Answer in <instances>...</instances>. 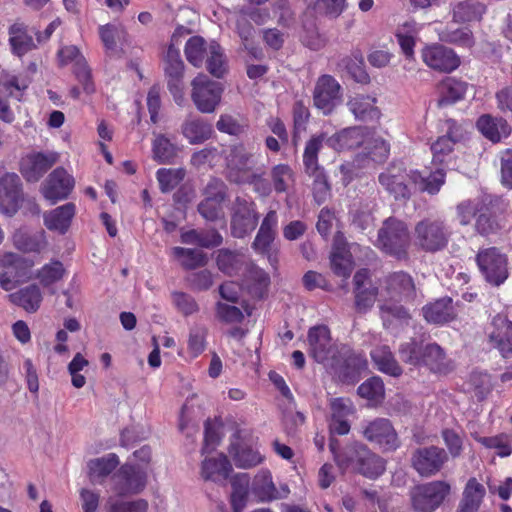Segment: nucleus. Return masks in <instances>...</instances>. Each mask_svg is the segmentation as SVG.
Here are the masks:
<instances>
[{"label": "nucleus", "instance_id": "f257e3e1", "mask_svg": "<svg viewBox=\"0 0 512 512\" xmlns=\"http://www.w3.org/2000/svg\"><path fill=\"white\" fill-rule=\"evenodd\" d=\"M329 446L336 463L342 470L359 472L368 478H376L385 470L384 461L363 445L348 446L342 453L337 452L336 440L331 439Z\"/></svg>", "mask_w": 512, "mask_h": 512}, {"label": "nucleus", "instance_id": "f03ea898", "mask_svg": "<svg viewBox=\"0 0 512 512\" xmlns=\"http://www.w3.org/2000/svg\"><path fill=\"white\" fill-rule=\"evenodd\" d=\"M371 143L367 128L350 127L335 133L327 138V145L337 151L350 150L365 145L368 154L373 161H382L389 154V144L381 139H374V149L370 150L368 145Z\"/></svg>", "mask_w": 512, "mask_h": 512}, {"label": "nucleus", "instance_id": "7ed1b4c3", "mask_svg": "<svg viewBox=\"0 0 512 512\" xmlns=\"http://www.w3.org/2000/svg\"><path fill=\"white\" fill-rule=\"evenodd\" d=\"M327 136L324 133L312 136L305 145L303 153V164L305 173L313 178V194L318 204L323 203L330 193V185L324 169L318 163V154L327 143Z\"/></svg>", "mask_w": 512, "mask_h": 512}, {"label": "nucleus", "instance_id": "20e7f679", "mask_svg": "<svg viewBox=\"0 0 512 512\" xmlns=\"http://www.w3.org/2000/svg\"><path fill=\"white\" fill-rule=\"evenodd\" d=\"M377 247L398 260L408 258L410 234L405 222L394 217L387 218L378 231Z\"/></svg>", "mask_w": 512, "mask_h": 512}, {"label": "nucleus", "instance_id": "39448f33", "mask_svg": "<svg viewBox=\"0 0 512 512\" xmlns=\"http://www.w3.org/2000/svg\"><path fill=\"white\" fill-rule=\"evenodd\" d=\"M228 452L236 467L242 469L253 468L265 461V455L259 450L258 438L245 429H238L232 435Z\"/></svg>", "mask_w": 512, "mask_h": 512}, {"label": "nucleus", "instance_id": "423d86ee", "mask_svg": "<svg viewBox=\"0 0 512 512\" xmlns=\"http://www.w3.org/2000/svg\"><path fill=\"white\" fill-rule=\"evenodd\" d=\"M34 261L18 253L0 250V287L12 291L31 278Z\"/></svg>", "mask_w": 512, "mask_h": 512}, {"label": "nucleus", "instance_id": "0eeeda50", "mask_svg": "<svg viewBox=\"0 0 512 512\" xmlns=\"http://www.w3.org/2000/svg\"><path fill=\"white\" fill-rule=\"evenodd\" d=\"M225 176L228 181L241 184L255 170L256 153L249 150L243 143L231 145L225 152Z\"/></svg>", "mask_w": 512, "mask_h": 512}, {"label": "nucleus", "instance_id": "6e6552de", "mask_svg": "<svg viewBox=\"0 0 512 512\" xmlns=\"http://www.w3.org/2000/svg\"><path fill=\"white\" fill-rule=\"evenodd\" d=\"M414 235L418 247L433 253L443 250L447 246L451 231L442 220L424 219L416 224Z\"/></svg>", "mask_w": 512, "mask_h": 512}, {"label": "nucleus", "instance_id": "1a4fd4ad", "mask_svg": "<svg viewBox=\"0 0 512 512\" xmlns=\"http://www.w3.org/2000/svg\"><path fill=\"white\" fill-rule=\"evenodd\" d=\"M191 99L201 113H213L221 102L223 86L200 73L191 82Z\"/></svg>", "mask_w": 512, "mask_h": 512}, {"label": "nucleus", "instance_id": "9d476101", "mask_svg": "<svg viewBox=\"0 0 512 512\" xmlns=\"http://www.w3.org/2000/svg\"><path fill=\"white\" fill-rule=\"evenodd\" d=\"M476 262L482 275L490 284L499 286L507 279L508 260L498 248L489 247L479 250Z\"/></svg>", "mask_w": 512, "mask_h": 512}, {"label": "nucleus", "instance_id": "9b49d317", "mask_svg": "<svg viewBox=\"0 0 512 512\" xmlns=\"http://www.w3.org/2000/svg\"><path fill=\"white\" fill-rule=\"evenodd\" d=\"M450 489L445 481L418 485L411 491L412 506L417 512H433L442 504Z\"/></svg>", "mask_w": 512, "mask_h": 512}, {"label": "nucleus", "instance_id": "f8f14e48", "mask_svg": "<svg viewBox=\"0 0 512 512\" xmlns=\"http://www.w3.org/2000/svg\"><path fill=\"white\" fill-rule=\"evenodd\" d=\"M184 68L179 49L171 44L164 57V73L167 87L178 105L184 101Z\"/></svg>", "mask_w": 512, "mask_h": 512}, {"label": "nucleus", "instance_id": "ddd939ff", "mask_svg": "<svg viewBox=\"0 0 512 512\" xmlns=\"http://www.w3.org/2000/svg\"><path fill=\"white\" fill-rule=\"evenodd\" d=\"M342 101V88L339 82L331 75H322L318 78L314 92L313 102L324 115H329Z\"/></svg>", "mask_w": 512, "mask_h": 512}, {"label": "nucleus", "instance_id": "4468645a", "mask_svg": "<svg viewBox=\"0 0 512 512\" xmlns=\"http://www.w3.org/2000/svg\"><path fill=\"white\" fill-rule=\"evenodd\" d=\"M112 491L119 496L138 494L147 484V474L140 467L125 464L112 476Z\"/></svg>", "mask_w": 512, "mask_h": 512}, {"label": "nucleus", "instance_id": "2eb2a0df", "mask_svg": "<svg viewBox=\"0 0 512 512\" xmlns=\"http://www.w3.org/2000/svg\"><path fill=\"white\" fill-rule=\"evenodd\" d=\"M328 369L341 381L353 384L367 370V361L362 354H332Z\"/></svg>", "mask_w": 512, "mask_h": 512}, {"label": "nucleus", "instance_id": "dca6fc26", "mask_svg": "<svg viewBox=\"0 0 512 512\" xmlns=\"http://www.w3.org/2000/svg\"><path fill=\"white\" fill-rule=\"evenodd\" d=\"M59 160V154L54 151L31 152L20 162V171L29 182H37Z\"/></svg>", "mask_w": 512, "mask_h": 512}, {"label": "nucleus", "instance_id": "f3484780", "mask_svg": "<svg viewBox=\"0 0 512 512\" xmlns=\"http://www.w3.org/2000/svg\"><path fill=\"white\" fill-rule=\"evenodd\" d=\"M355 308L359 313L369 311L377 298L378 287L372 283L368 269L358 270L353 277Z\"/></svg>", "mask_w": 512, "mask_h": 512}, {"label": "nucleus", "instance_id": "a211bd4d", "mask_svg": "<svg viewBox=\"0 0 512 512\" xmlns=\"http://www.w3.org/2000/svg\"><path fill=\"white\" fill-rule=\"evenodd\" d=\"M73 177L62 167L54 169L42 185V194L45 199L55 204L66 199L74 188Z\"/></svg>", "mask_w": 512, "mask_h": 512}, {"label": "nucleus", "instance_id": "6ab92c4d", "mask_svg": "<svg viewBox=\"0 0 512 512\" xmlns=\"http://www.w3.org/2000/svg\"><path fill=\"white\" fill-rule=\"evenodd\" d=\"M421 57L428 67L440 72H451L460 65V60L455 52L440 44L424 47Z\"/></svg>", "mask_w": 512, "mask_h": 512}, {"label": "nucleus", "instance_id": "aec40b11", "mask_svg": "<svg viewBox=\"0 0 512 512\" xmlns=\"http://www.w3.org/2000/svg\"><path fill=\"white\" fill-rule=\"evenodd\" d=\"M447 460L448 455L445 450L437 446L420 448L412 457L413 467L422 476L436 474Z\"/></svg>", "mask_w": 512, "mask_h": 512}, {"label": "nucleus", "instance_id": "412c9836", "mask_svg": "<svg viewBox=\"0 0 512 512\" xmlns=\"http://www.w3.org/2000/svg\"><path fill=\"white\" fill-rule=\"evenodd\" d=\"M379 183L395 199H409L411 196L410 174L400 166H390L378 177Z\"/></svg>", "mask_w": 512, "mask_h": 512}, {"label": "nucleus", "instance_id": "4be33fe9", "mask_svg": "<svg viewBox=\"0 0 512 512\" xmlns=\"http://www.w3.org/2000/svg\"><path fill=\"white\" fill-rule=\"evenodd\" d=\"M58 57L61 65L73 64V72L84 91L92 93L94 85L91 81V71L79 49L74 45L65 46L58 51Z\"/></svg>", "mask_w": 512, "mask_h": 512}, {"label": "nucleus", "instance_id": "5701e85b", "mask_svg": "<svg viewBox=\"0 0 512 512\" xmlns=\"http://www.w3.org/2000/svg\"><path fill=\"white\" fill-rule=\"evenodd\" d=\"M364 437L375 442L386 450H394L398 447V437L387 419H375L369 422L363 429Z\"/></svg>", "mask_w": 512, "mask_h": 512}, {"label": "nucleus", "instance_id": "b1692460", "mask_svg": "<svg viewBox=\"0 0 512 512\" xmlns=\"http://www.w3.org/2000/svg\"><path fill=\"white\" fill-rule=\"evenodd\" d=\"M20 178L15 173H8L0 180V212L13 216L19 208Z\"/></svg>", "mask_w": 512, "mask_h": 512}, {"label": "nucleus", "instance_id": "393cba45", "mask_svg": "<svg viewBox=\"0 0 512 512\" xmlns=\"http://www.w3.org/2000/svg\"><path fill=\"white\" fill-rule=\"evenodd\" d=\"M382 289L391 299H413L415 296L414 281L408 273L403 271L387 275Z\"/></svg>", "mask_w": 512, "mask_h": 512}, {"label": "nucleus", "instance_id": "a878e982", "mask_svg": "<svg viewBox=\"0 0 512 512\" xmlns=\"http://www.w3.org/2000/svg\"><path fill=\"white\" fill-rule=\"evenodd\" d=\"M491 326L492 330L488 334L491 347L500 352H512V322L506 315L497 314Z\"/></svg>", "mask_w": 512, "mask_h": 512}, {"label": "nucleus", "instance_id": "bb28decb", "mask_svg": "<svg viewBox=\"0 0 512 512\" xmlns=\"http://www.w3.org/2000/svg\"><path fill=\"white\" fill-rule=\"evenodd\" d=\"M424 318L433 324H445L453 321L457 312L450 297H443L427 304L422 309Z\"/></svg>", "mask_w": 512, "mask_h": 512}, {"label": "nucleus", "instance_id": "cd10ccee", "mask_svg": "<svg viewBox=\"0 0 512 512\" xmlns=\"http://www.w3.org/2000/svg\"><path fill=\"white\" fill-rule=\"evenodd\" d=\"M216 262L219 270L229 276L243 275L251 263L244 253L227 249L218 251Z\"/></svg>", "mask_w": 512, "mask_h": 512}, {"label": "nucleus", "instance_id": "c85d7f7f", "mask_svg": "<svg viewBox=\"0 0 512 512\" xmlns=\"http://www.w3.org/2000/svg\"><path fill=\"white\" fill-rule=\"evenodd\" d=\"M349 111L357 120L364 122L377 121L380 110L376 106V99L368 95L357 94L347 101Z\"/></svg>", "mask_w": 512, "mask_h": 512}, {"label": "nucleus", "instance_id": "c756f323", "mask_svg": "<svg viewBox=\"0 0 512 512\" xmlns=\"http://www.w3.org/2000/svg\"><path fill=\"white\" fill-rule=\"evenodd\" d=\"M181 132L190 144H201L211 138L213 127L201 117L189 116L182 123Z\"/></svg>", "mask_w": 512, "mask_h": 512}, {"label": "nucleus", "instance_id": "7c9ffc66", "mask_svg": "<svg viewBox=\"0 0 512 512\" xmlns=\"http://www.w3.org/2000/svg\"><path fill=\"white\" fill-rule=\"evenodd\" d=\"M331 418L329 421V430L331 434L346 435L350 431L348 416L351 414L349 401L343 398L331 400Z\"/></svg>", "mask_w": 512, "mask_h": 512}, {"label": "nucleus", "instance_id": "2f4dec72", "mask_svg": "<svg viewBox=\"0 0 512 512\" xmlns=\"http://www.w3.org/2000/svg\"><path fill=\"white\" fill-rule=\"evenodd\" d=\"M231 470L232 467L228 458L219 454L215 457L206 458L202 462L201 476L205 480L219 482L226 480Z\"/></svg>", "mask_w": 512, "mask_h": 512}, {"label": "nucleus", "instance_id": "473e14b6", "mask_svg": "<svg viewBox=\"0 0 512 512\" xmlns=\"http://www.w3.org/2000/svg\"><path fill=\"white\" fill-rule=\"evenodd\" d=\"M119 463V457L115 453L91 459L87 463L90 481L94 484H102L104 479L116 469Z\"/></svg>", "mask_w": 512, "mask_h": 512}, {"label": "nucleus", "instance_id": "72a5a7b5", "mask_svg": "<svg viewBox=\"0 0 512 512\" xmlns=\"http://www.w3.org/2000/svg\"><path fill=\"white\" fill-rule=\"evenodd\" d=\"M308 344L311 352H333L339 349L338 343L331 336L326 325H316L309 329Z\"/></svg>", "mask_w": 512, "mask_h": 512}, {"label": "nucleus", "instance_id": "f704fd0d", "mask_svg": "<svg viewBox=\"0 0 512 512\" xmlns=\"http://www.w3.org/2000/svg\"><path fill=\"white\" fill-rule=\"evenodd\" d=\"M477 127L486 138L494 143L499 142L503 137H507L511 132V128L505 119L490 115L481 116L477 121Z\"/></svg>", "mask_w": 512, "mask_h": 512}, {"label": "nucleus", "instance_id": "c9c22d12", "mask_svg": "<svg viewBox=\"0 0 512 512\" xmlns=\"http://www.w3.org/2000/svg\"><path fill=\"white\" fill-rule=\"evenodd\" d=\"M74 215L75 205L73 203H66L46 213L44 215V223L49 230L64 234L69 228Z\"/></svg>", "mask_w": 512, "mask_h": 512}, {"label": "nucleus", "instance_id": "e433bc0d", "mask_svg": "<svg viewBox=\"0 0 512 512\" xmlns=\"http://www.w3.org/2000/svg\"><path fill=\"white\" fill-rule=\"evenodd\" d=\"M8 299L27 312H36L42 302V292L36 284L29 285L8 295Z\"/></svg>", "mask_w": 512, "mask_h": 512}, {"label": "nucleus", "instance_id": "4c0bfd02", "mask_svg": "<svg viewBox=\"0 0 512 512\" xmlns=\"http://www.w3.org/2000/svg\"><path fill=\"white\" fill-rule=\"evenodd\" d=\"M9 43L12 52L18 57H22L29 51L36 48L32 36L28 33L23 23H14L9 28Z\"/></svg>", "mask_w": 512, "mask_h": 512}, {"label": "nucleus", "instance_id": "58836bf2", "mask_svg": "<svg viewBox=\"0 0 512 512\" xmlns=\"http://www.w3.org/2000/svg\"><path fill=\"white\" fill-rule=\"evenodd\" d=\"M486 12V6L476 0L458 2L452 10V18L456 23L480 21Z\"/></svg>", "mask_w": 512, "mask_h": 512}, {"label": "nucleus", "instance_id": "ea45409f", "mask_svg": "<svg viewBox=\"0 0 512 512\" xmlns=\"http://www.w3.org/2000/svg\"><path fill=\"white\" fill-rule=\"evenodd\" d=\"M486 494L485 487L476 478L468 480L457 512H476Z\"/></svg>", "mask_w": 512, "mask_h": 512}, {"label": "nucleus", "instance_id": "a19ab883", "mask_svg": "<svg viewBox=\"0 0 512 512\" xmlns=\"http://www.w3.org/2000/svg\"><path fill=\"white\" fill-rule=\"evenodd\" d=\"M222 236L214 229L196 230L192 229L181 234V241L184 244L199 245L204 248H213L221 245Z\"/></svg>", "mask_w": 512, "mask_h": 512}, {"label": "nucleus", "instance_id": "79ce46f5", "mask_svg": "<svg viewBox=\"0 0 512 512\" xmlns=\"http://www.w3.org/2000/svg\"><path fill=\"white\" fill-rule=\"evenodd\" d=\"M272 189L277 193H286L295 184V173L288 164H277L270 170Z\"/></svg>", "mask_w": 512, "mask_h": 512}, {"label": "nucleus", "instance_id": "37998d69", "mask_svg": "<svg viewBox=\"0 0 512 512\" xmlns=\"http://www.w3.org/2000/svg\"><path fill=\"white\" fill-rule=\"evenodd\" d=\"M148 508L149 503L145 499L126 500L118 494L109 496L104 504L106 512H147Z\"/></svg>", "mask_w": 512, "mask_h": 512}, {"label": "nucleus", "instance_id": "c03bdc74", "mask_svg": "<svg viewBox=\"0 0 512 512\" xmlns=\"http://www.w3.org/2000/svg\"><path fill=\"white\" fill-rule=\"evenodd\" d=\"M65 275L66 269L63 263L59 260H52L37 270L36 278L44 288H49L50 293L54 294L55 290L52 286L61 281Z\"/></svg>", "mask_w": 512, "mask_h": 512}, {"label": "nucleus", "instance_id": "a18cd8bd", "mask_svg": "<svg viewBox=\"0 0 512 512\" xmlns=\"http://www.w3.org/2000/svg\"><path fill=\"white\" fill-rule=\"evenodd\" d=\"M99 36L109 53H116L118 45L126 42L127 33L120 24L109 23L99 27Z\"/></svg>", "mask_w": 512, "mask_h": 512}, {"label": "nucleus", "instance_id": "49530a36", "mask_svg": "<svg viewBox=\"0 0 512 512\" xmlns=\"http://www.w3.org/2000/svg\"><path fill=\"white\" fill-rule=\"evenodd\" d=\"M275 484L268 469H261L255 475L251 484V493L261 502L272 501Z\"/></svg>", "mask_w": 512, "mask_h": 512}, {"label": "nucleus", "instance_id": "de8ad7c7", "mask_svg": "<svg viewBox=\"0 0 512 512\" xmlns=\"http://www.w3.org/2000/svg\"><path fill=\"white\" fill-rule=\"evenodd\" d=\"M410 179L412 184L419 191H426L433 195L438 193L445 183V172L442 169H437L428 177H423L418 171H412L410 173Z\"/></svg>", "mask_w": 512, "mask_h": 512}, {"label": "nucleus", "instance_id": "09e8293b", "mask_svg": "<svg viewBox=\"0 0 512 512\" xmlns=\"http://www.w3.org/2000/svg\"><path fill=\"white\" fill-rule=\"evenodd\" d=\"M467 90V83L456 78L448 77L440 85V104H452L463 99Z\"/></svg>", "mask_w": 512, "mask_h": 512}, {"label": "nucleus", "instance_id": "8fccbe9b", "mask_svg": "<svg viewBox=\"0 0 512 512\" xmlns=\"http://www.w3.org/2000/svg\"><path fill=\"white\" fill-rule=\"evenodd\" d=\"M206 57V68L209 73L216 78H222L227 73L228 67L226 57L220 45L216 42H211Z\"/></svg>", "mask_w": 512, "mask_h": 512}, {"label": "nucleus", "instance_id": "3c124183", "mask_svg": "<svg viewBox=\"0 0 512 512\" xmlns=\"http://www.w3.org/2000/svg\"><path fill=\"white\" fill-rule=\"evenodd\" d=\"M466 389L478 401L485 400L493 389L491 376L484 372H473L467 382Z\"/></svg>", "mask_w": 512, "mask_h": 512}, {"label": "nucleus", "instance_id": "603ef678", "mask_svg": "<svg viewBox=\"0 0 512 512\" xmlns=\"http://www.w3.org/2000/svg\"><path fill=\"white\" fill-rule=\"evenodd\" d=\"M438 35L442 42L464 47H471L474 44L472 31L466 27L453 28L450 25H446L439 30Z\"/></svg>", "mask_w": 512, "mask_h": 512}, {"label": "nucleus", "instance_id": "864d4df0", "mask_svg": "<svg viewBox=\"0 0 512 512\" xmlns=\"http://www.w3.org/2000/svg\"><path fill=\"white\" fill-rule=\"evenodd\" d=\"M243 275L249 283L251 292L257 297H262L270 285L269 275L252 262Z\"/></svg>", "mask_w": 512, "mask_h": 512}, {"label": "nucleus", "instance_id": "5fc2aeb1", "mask_svg": "<svg viewBox=\"0 0 512 512\" xmlns=\"http://www.w3.org/2000/svg\"><path fill=\"white\" fill-rule=\"evenodd\" d=\"M172 253L181 260V265L187 270L204 267L208 262L207 255L200 250L174 247Z\"/></svg>", "mask_w": 512, "mask_h": 512}, {"label": "nucleus", "instance_id": "6e6d98bb", "mask_svg": "<svg viewBox=\"0 0 512 512\" xmlns=\"http://www.w3.org/2000/svg\"><path fill=\"white\" fill-rule=\"evenodd\" d=\"M380 315L384 327L387 329L406 323L410 315L408 311L401 305L383 304L380 306Z\"/></svg>", "mask_w": 512, "mask_h": 512}, {"label": "nucleus", "instance_id": "4d7b16f0", "mask_svg": "<svg viewBox=\"0 0 512 512\" xmlns=\"http://www.w3.org/2000/svg\"><path fill=\"white\" fill-rule=\"evenodd\" d=\"M209 45L200 36L191 37L185 45V55L190 64L201 67L204 58L208 55Z\"/></svg>", "mask_w": 512, "mask_h": 512}, {"label": "nucleus", "instance_id": "13d9d810", "mask_svg": "<svg viewBox=\"0 0 512 512\" xmlns=\"http://www.w3.org/2000/svg\"><path fill=\"white\" fill-rule=\"evenodd\" d=\"M90 365L82 354H76L68 365L72 385L75 388H82L86 384V375L89 373Z\"/></svg>", "mask_w": 512, "mask_h": 512}, {"label": "nucleus", "instance_id": "bf43d9fd", "mask_svg": "<svg viewBox=\"0 0 512 512\" xmlns=\"http://www.w3.org/2000/svg\"><path fill=\"white\" fill-rule=\"evenodd\" d=\"M152 152L159 163H170L176 156V147L166 136L159 134L153 141Z\"/></svg>", "mask_w": 512, "mask_h": 512}, {"label": "nucleus", "instance_id": "052dcab7", "mask_svg": "<svg viewBox=\"0 0 512 512\" xmlns=\"http://www.w3.org/2000/svg\"><path fill=\"white\" fill-rule=\"evenodd\" d=\"M331 269L339 277L348 278L353 269L351 255L336 248L331 254Z\"/></svg>", "mask_w": 512, "mask_h": 512}, {"label": "nucleus", "instance_id": "680f3d73", "mask_svg": "<svg viewBox=\"0 0 512 512\" xmlns=\"http://www.w3.org/2000/svg\"><path fill=\"white\" fill-rule=\"evenodd\" d=\"M160 190L167 193L173 190L185 177V170L161 168L156 173Z\"/></svg>", "mask_w": 512, "mask_h": 512}, {"label": "nucleus", "instance_id": "e2e57ef3", "mask_svg": "<svg viewBox=\"0 0 512 512\" xmlns=\"http://www.w3.org/2000/svg\"><path fill=\"white\" fill-rule=\"evenodd\" d=\"M477 441L489 449H495L501 457L512 453L511 437L508 434H499L492 437H479Z\"/></svg>", "mask_w": 512, "mask_h": 512}, {"label": "nucleus", "instance_id": "0e129e2a", "mask_svg": "<svg viewBox=\"0 0 512 512\" xmlns=\"http://www.w3.org/2000/svg\"><path fill=\"white\" fill-rule=\"evenodd\" d=\"M358 394L362 398L379 401L384 396V385L380 378L372 377L358 387Z\"/></svg>", "mask_w": 512, "mask_h": 512}, {"label": "nucleus", "instance_id": "69168bd1", "mask_svg": "<svg viewBox=\"0 0 512 512\" xmlns=\"http://www.w3.org/2000/svg\"><path fill=\"white\" fill-rule=\"evenodd\" d=\"M257 223L258 215L232 216V234L237 238H243L245 235L255 229Z\"/></svg>", "mask_w": 512, "mask_h": 512}, {"label": "nucleus", "instance_id": "338daca9", "mask_svg": "<svg viewBox=\"0 0 512 512\" xmlns=\"http://www.w3.org/2000/svg\"><path fill=\"white\" fill-rule=\"evenodd\" d=\"M377 369L388 375L397 377L401 375L402 368L393 357V354H371Z\"/></svg>", "mask_w": 512, "mask_h": 512}, {"label": "nucleus", "instance_id": "774afa93", "mask_svg": "<svg viewBox=\"0 0 512 512\" xmlns=\"http://www.w3.org/2000/svg\"><path fill=\"white\" fill-rule=\"evenodd\" d=\"M455 143L449 137L441 136L432 145L431 151L433 155V162L442 164L450 157Z\"/></svg>", "mask_w": 512, "mask_h": 512}]
</instances>
